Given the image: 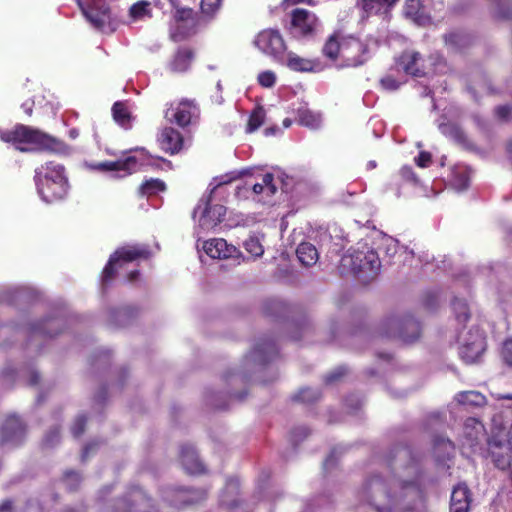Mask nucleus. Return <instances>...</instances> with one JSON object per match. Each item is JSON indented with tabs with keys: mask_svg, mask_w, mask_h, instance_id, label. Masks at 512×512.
I'll use <instances>...</instances> for the list:
<instances>
[{
	"mask_svg": "<svg viewBox=\"0 0 512 512\" xmlns=\"http://www.w3.org/2000/svg\"><path fill=\"white\" fill-rule=\"evenodd\" d=\"M194 57V52L188 47H182L177 50L172 61L170 62V70L173 72H185L189 69Z\"/></svg>",
	"mask_w": 512,
	"mask_h": 512,
	"instance_id": "cd10ccee",
	"label": "nucleus"
},
{
	"mask_svg": "<svg viewBox=\"0 0 512 512\" xmlns=\"http://www.w3.org/2000/svg\"><path fill=\"white\" fill-rule=\"evenodd\" d=\"M484 351V342L482 339L472 343H466L460 347V357L467 363L472 364L476 362Z\"/></svg>",
	"mask_w": 512,
	"mask_h": 512,
	"instance_id": "c756f323",
	"label": "nucleus"
},
{
	"mask_svg": "<svg viewBox=\"0 0 512 512\" xmlns=\"http://www.w3.org/2000/svg\"><path fill=\"white\" fill-rule=\"evenodd\" d=\"M97 446L98 444L93 442L86 444L81 455L82 461H85L89 457V454L93 452Z\"/></svg>",
	"mask_w": 512,
	"mask_h": 512,
	"instance_id": "e2e57ef3",
	"label": "nucleus"
},
{
	"mask_svg": "<svg viewBox=\"0 0 512 512\" xmlns=\"http://www.w3.org/2000/svg\"><path fill=\"white\" fill-rule=\"evenodd\" d=\"M173 7V22H185L189 24L200 22L198 14L192 8L181 7L175 4H173Z\"/></svg>",
	"mask_w": 512,
	"mask_h": 512,
	"instance_id": "58836bf2",
	"label": "nucleus"
},
{
	"mask_svg": "<svg viewBox=\"0 0 512 512\" xmlns=\"http://www.w3.org/2000/svg\"><path fill=\"white\" fill-rule=\"evenodd\" d=\"M255 352L261 362L266 363L278 354L276 344L271 339H263L255 346Z\"/></svg>",
	"mask_w": 512,
	"mask_h": 512,
	"instance_id": "e433bc0d",
	"label": "nucleus"
},
{
	"mask_svg": "<svg viewBox=\"0 0 512 512\" xmlns=\"http://www.w3.org/2000/svg\"><path fill=\"white\" fill-rule=\"evenodd\" d=\"M397 184L408 183L411 185H418L419 178L410 166H403L395 176Z\"/></svg>",
	"mask_w": 512,
	"mask_h": 512,
	"instance_id": "a18cd8bd",
	"label": "nucleus"
},
{
	"mask_svg": "<svg viewBox=\"0 0 512 512\" xmlns=\"http://www.w3.org/2000/svg\"><path fill=\"white\" fill-rule=\"evenodd\" d=\"M179 460L183 469L190 475H200L206 472L204 464L192 445L184 444L181 446Z\"/></svg>",
	"mask_w": 512,
	"mask_h": 512,
	"instance_id": "f3484780",
	"label": "nucleus"
},
{
	"mask_svg": "<svg viewBox=\"0 0 512 512\" xmlns=\"http://www.w3.org/2000/svg\"><path fill=\"white\" fill-rule=\"evenodd\" d=\"M346 373H347L346 368L339 367L335 371H333L332 373H330L326 376V382L333 383L334 381H337L338 379L343 377Z\"/></svg>",
	"mask_w": 512,
	"mask_h": 512,
	"instance_id": "680f3d73",
	"label": "nucleus"
},
{
	"mask_svg": "<svg viewBox=\"0 0 512 512\" xmlns=\"http://www.w3.org/2000/svg\"><path fill=\"white\" fill-rule=\"evenodd\" d=\"M203 249L205 253L213 259H225L232 257L236 248L229 245L222 238L209 239L204 242Z\"/></svg>",
	"mask_w": 512,
	"mask_h": 512,
	"instance_id": "4be33fe9",
	"label": "nucleus"
},
{
	"mask_svg": "<svg viewBox=\"0 0 512 512\" xmlns=\"http://www.w3.org/2000/svg\"><path fill=\"white\" fill-rule=\"evenodd\" d=\"M298 260L304 266H312L316 264L319 259V254L316 247L309 242H302L296 249Z\"/></svg>",
	"mask_w": 512,
	"mask_h": 512,
	"instance_id": "2f4dec72",
	"label": "nucleus"
},
{
	"mask_svg": "<svg viewBox=\"0 0 512 512\" xmlns=\"http://www.w3.org/2000/svg\"><path fill=\"white\" fill-rule=\"evenodd\" d=\"M386 462L389 466L411 468L413 479L402 481L399 493L392 495L387 483L379 475H373L358 492L360 501L373 507L376 512L412 511L415 504L425 498L417 457L410 447L397 445L388 453Z\"/></svg>",
	"mask_w": 512,
	"mask_h": 512,
	"instance_id": "f257e3e1",
	"label": "nucleus"
},
{
	"mask_svg": "<svg viewBox=\"0 0 512 512\" xmlns=\"http://www.w3.org/2000/svg\"><path fill=\"white\" fill-rule=\"evenodd\" d=\"M287 67L296 72H312L315 70L317 63L313 60L298 56L293 52L287 55Z\"/></svg>",
	"mask_w": 512,
	"mask_h": 512,
	"instance_id": "72a5a7b5",
	"label": "nucleus"
},
{
	"mask_svg": "<svg viewBox=\"0 0 512 512\" xmlns=\"http://www.w3.org/2000/svg\"><path fill=\"white\" fill-rule=\"evenodd\" d=\"M382 338L399 339L404 343H411L419 339L421 325L412 316H390L384 319L379 327Z\"/></svg>",
	"mask_w": 512,
	"mask_h": 512,
	"instance_id": "39448f33",
	"label": "nucleus"
},
{
	"mask_svg": "<svg viewBox=\"0 0 512 512\" xmlns=\"http://www.w3.org/2000/svg\"><path fill=\"white\" fill-rule=\"evenodd\" d=\"M223 0H201V12L210 19L219 11Z\"/></svg>",
	"mask_w": 512,
	"mask_h": 512,
	"instance_id": "09e8293b",
	"label": "nucleus"
},
{
	"mask_svg": "<svg viewBox=\"0 0 512 512\" xmlns=\"http://www.w3.org/2000/svg\"><path fill=\"white\" fill-rule=\"evenodd\" d=\"M68 181L47 182L38 186L37 190L42 199L47 203H53L64 199L68 194Z\"/></svg>",
	"mask_w": 512,
	"mask_h": 512,
	"instance_id": "aec40b11",
	"label": "nucleus"
},
{
	"mask_svg": "<svg viewBox=\"0 0 512 512\" xmlns=\"http://www.w3.org/2000/svg\"><path fill=\"white\" fill-rule=\"evenodd\" d=\"M139 275H140V273H139L138 270H133V271L128 273L127 279H128L129 282H134L135 280L138 279Z\"/></svg>",
	"mask_w": 512,
	"mask_h": 512,
	"instance_id": "774afa93",
	"label": "nucleus"
},
{
	"mask_svg": "<svg viewBox=\"0 0 512 512\" xmlns=\"http://www.w3.org/2000/svg\"><path fill=\"white\" fill-rule=\"evenodd\" d=\"M501 354L505 363L512 366V338L504 342Z\"/></svg>",
	"mask_w": 512,
	"mask_h": 512,
	"instance_id": "4d7b16f0",
	"label": "nucleus"
},
{
	"mask_svg": "<svg viewBox=\"0 0 512 512\" xmlns=\"http://www.w3.org/2000/svg\"><path fill=\"white\" fill-rule=\"evenodd\" d=\"M274 181V175L272 173H266L262 177L261 183H255L253 184L252 191L255 194H261L264 191H267L268 195H274L277 191V187L273 183Z\"/></svg>",
	"mask_w": 512,
	"mask_h": 512,
	"instance_id": "a19ab883",
	"label": "nucleus"
},
{
	"mask_svg": "<svg viewBox=\"0 0 512 512\" xmlns=\"http://www.w3.org/2000/svg\"><path fill=\"white\" fill-rule=\"evenodd\" d=\"M471 503V492L466 484H458L451 494L450 512H468Z\"/></svg>",
	"mask_w": 512,
	"mask_h": 512,
	"instance_id": "5701e85b",
	"label": "nucleus"
},
{
	"mask_svg": "<svg viewBox=\"0 0 512 512\" xmlns=\"http://www.w3.org/2000/svg\"><path fill=\"white\" fill-rule=\"evenodd\" d=\"M258 82L262 87L270 88L274 86L276 82V76L274 72L270 70L263 71L258 75Z\"/></svg>",
	"mask_w": 512,
	"mask_h": 512,
	"instance_id": "5fc2aeb1",
	"label": "nucleus"
},
{
	"mask_svg": "<svg viewBox=\"0 0 512 512\" xmlns=\"http://www.w3.org/2000/svg\"><path fill=\"white\" fill-rule=\"evenodd\" d=\"M488 453L495 467L500 470H507L512 466V445L502 441L498 435L488 439Z\"/></svg>",
	"mask_w": 512,
	"mask_h": 512,
	"instance_id": "ddd939ff",
	"label": "nucleus"
},
{
	"mask_svg": "<svg viewBox=\"0 0 512 512\" xmlns=\"http://www.w3.org/2000/svg\"><path fill=\"white\" fill-rule=\"evenodd\" d=\"M199 109L194 100L182 99L179 102H173L165 112L166 119L180 127H186L192 119L197 117Z\"/></svg>",
	"mask_w": 512,
	"mask_h": 512,
	"instance_id": "9b49d317",
	"label": "nucleus"
},
{
	"mask_svg": "<svg viewBox=\"0 0 512 512\" xmlns=\"http://www.w3.org/2000/svg\"><path fill=\"white\" fill-rule=\"evenodd\" d=\"M432 162L431 153L427 151H421L417 157H415V163L421 168L428 167Z\"/></svg>",
	"mask_w": 512,
	"mask_h": 512,
	"instance_id": "13d9d810",
	"label": "nucleus"
},
{
	"mask_svg": "<svg viewBox=\"0 0 512 512\" xmlns=\"http://www.w3.org/2000/svg\"><path fill=\"white\" fill-rule=\"evenodd\" d=\"M451 305L457 321L465 324L470 319V310L467 302L464 299L454 298Z\"/></svg>",
	"mask_w": 512,
	"mask_h": 512,
	"instance_id": "ea45409f",
	"label": "nucleus"
},
{
	"mask_svg": "<svg viewBox=\"0 0 512 512\" xmlns=\"http://www.w3.org/2000/svg\"><path fill=\"white\" fill-rule=\"evenodd\" d=\"M150 2L146 0H140L134 3L129 9V16L133 20H140L145 17H151Z\"/></svg>",
	"mask_w": 512,
	"mask_h": 512,
	"instance_id": "79ce46f5",
	"label": "nucleus"
},
{
	"mask_svg": "<svg viewBox=\"0 0 512 512\" xmlns=\"http://www.w3.org/2000/svg\"><path fill=\"white\" fill-rule=\"evenodd\" d=\"M0 139L6 143L29 144L37 150L60 152L64 143L47 133L24 124H16L11 129L0 130Z\"/></svg>",
	"mask_w": 512,
	"mask_h": 512,
	"instance_id": "f03ea898",
	"label": "nucleus"
},
{
	"mask_svg": "<svg viewBox=\"0 0 512 512\" xmlns=\"http://www.w3.org/2000/svg\"><path fill=\"white\" fill-rule=\"evenodd\" d=\"M496 5V17L501 20H512V0H492Z\"/></svg>",
	"mask_w": 512,
	"mask_h": 512,
	"instance_id": "49530a36",
	"label": "nucleus"
},
{
	"mask_svg": "<svg viewBox=\"0 0 512 512\" xmlns=\"http://www.w3.org/2000/svg\"><path fill=\"white\" fill-rule=\"evenodd\" d=\"M341 267L363 280H368L378 275L381 261L374 249L363 245L357 249H350L348 253L343 255Z\"/></svg>",
	"mask_w": 512,
	"mask_h": 512,
	"instance_id": "7ed1b4c3",
	"label": "nucleus"
},
{
	"mask_svg": "<svg viewBox=\"0 0 512 512\" xmlns=\"http://www.w3.org/2000/svg\"><path fill=\"white\" fill-rule=\"evenodd\" d=\"M423 58L419 52L404 51L399 58V65L403 68L405 73L415 77H422L425 75Z\"/></svg>",
	"mask_w": 512,
	"mask_h": 512,
	"instance_id": "412c9836",
	"label": "nucleus"
},
{
	"mask_svg": "<svg viewBox=\"0 0 512 512\" xmlns=\"http://www.w3.org/2000/svg\"><path fill=\"white\" fill-rule=\"evenodd\" d=\"M199 23L173 22L169 29V37L173 42L184 41L198 31Z\"/></svg>",
	"mask_w": 512,
	"mask_h": 512,
	"instance_id": "b1692460",
	"label": "nucleus"
},
{
	"mask_svg": "<svg viewBox=\"0 0 512 512\" xmlns=\"http://www.w3.org/2000/svg\"><path fill=\"white\" fill-rule=\"evenodd\" d=\"M255 45L264 53L274 57L282 56L286 50V45L280 32L275 29L261 31L255 39Z\"/></svg>",
	"mask_w": 512,
	"mask_h": 512,
	"instance_id": "2eb2a0df",
	"label": "nucleus"
},
{
	"mask_svg": "<svg viewBox=\"0 0 512 512\" xmlns=\"http://www.w3.org/2000/svg\"><path fill=\"white\" fill-rule=\"evenodd\" d=\"M151 257V251L147 245L133 244L117 248L109 257L103 268L101 281L103 286H108L117 274L118 268L124 263H130L139 259L147 260Z\"/></svg>",
	"mask_w": 512,
	"mask_h": 512,
	"instance_id": "20e7f679",
	"label": "nucleus"
},
{
	"mask_svg": "<svg viewBox=\"0 0 512 512\" xmlns=\"http://www.w3.org/2000/svg\"><path fill=\"white\" fill-rule=\"evenodd\" d=\"M12 505L13 503L11 500H4L2 503H0V512H11Z\"/></svg>",
	"mask_w": 512,
	"mask_h": 512,
	"instance_id": "0e129e2a",
	"label": "nucleus"
},
{
	"mask_svg": "<svg viewBox=\"0 0 512 512\" xmlns=\"http://www.w3.org/2000/svg\"><path fill=\"white\" fill-rule=\"evenodd\" d=\"M444 41L446 45L460 49L468 44V37L461 32L453 31L444 35Z\"/></svg>",
	"mask_w": 512,
	"mask_h": 512,
	"instance_id": "37998d69",
	"label": "nucleus"
},
{
	"mask_svg": "<svg viewBox=\"0 0 512 512\" xmlns=\"http://www.w3.org/2000/svg\"><path fill=\"white\" fill-rule=\"evenodd\" d=\"M135 153L140 155L131 154V152L124 153V156L115 161H102L93 164L92 169L99 172H115L111 177L113 179H123L138 171L144 169L148 165L144 158L145 149H135Z\"/></svg>",
	"mask_w": 512,
	"mask_h": 512,
	"instance_id": "423d86ee",
	"label": "nucleus"
},
{
	"mask_svg": "<svg viewBox=\"0 0 512 512\" xmlns=\"http://www.w3.org/2000/svg\"><path fill=\"white\" fill-rule=\"evenodd\" d=\"M265 120V110L263 107L259 106L255 108L252 113L249 116L248 124H247V131L248 132H254L258 128H260Z\"/></svg>",
	"mask_w": 512,
	"mask_h": 512,
	"instance_id": "c03bdc74",
	"label": "nucleus"
},
{
	"mask_svg": "<svg viewBox=\"0 0 512 512\" xmlns=\"http://www.w3.org/2000/svg\"><path fill=\"white\" fill-rule=\"evenodd\" d=\"M245 250L255 257H260L264 253V248L257 237H249L244 242Z\"/></svg>",
	"mask_w": 512,
	"mask_h": 512,
	"instance_id": "8fccbe9b",
	"label": "nucleus"
},
{
	"mask_svg": "<svg viewBox=\"0 0 512 512\" xmlns=\"http://www.w3.org/2000/svg\"><path fill=\"white\" fill-rule=\"evenodd\" d=\"M60 440V431L58 428H54L45 436L43 444L47 447L53 446Z\"/></svg>",
	"mask_w": 512,
	"mask_h": 512,
	"instance_id": "bf43d9fd",
	"label": "nucleus"
},
{
	"mask_svg": "<svg viewBox=\"0 0 512 512\" xmlns=\"http://www.w3.org/2000/svg\"><path fill=\"white\" fill-rule=\"evenodd\" d=\"M314 399H316L315 393L310 389H301L293 396V400L299 402H310Z\"/></svg>",
	"mask_w": 512,
	"mask_h": 512,
	"instance_id": "6e6d98bb",
	"label": "nucleus"
},
{
	"mask_svg": "<svg viewBox=\"0 0 512 512\" xmlns=\"http://www.w3.org/2000/svg\"><path fill=\"white\" fill-rule=\"evenodd\" d=\"M456 400L461 405L482 407L486 404V397L477 391H462L456 395Z\"/></svg>",
	"mask_w": 512,
	"mask_h": 512,
	"instance_id": "4c0bfd02",
	"label": "nucleus"
},
{
	"mask_svg": "<svg viewBox=\"0 0 512 512\" xmlns=\"http://www.w3.org/2000/svg\"><path fill=\"white\" fill-rule=\"evenodd\" d=\"M207 498V491L193 488H172L165 492V500L176 509H185L204 502Z\"/></svg>",
	"mask_w": 512,
	"mask_h": 512,
	"instance_id": "1a4fd4ad",
	"label": "nucleus"
},
{
	"mask_svg": "<svg viewBox=\"0 0 512 512\" xmlns=\"http://www.w3.org/2000/svg\"><path fill=\"white\" fill-rule=\"evenodd\" d=\"M403 13L406 18L417 24H424L429 20L421 0H406L403 7Z\"/></svg>",
	"mask_w": 512,
	"mask_h": 512,
	"instance_id": "393cba45",
	"label": "nucleus"
},
{
	"mask_svg": "<svg viewBox=\"0 0 512 512\" xmlns=\"http://www.w3.org/2000/svg\"><path fill=\"white\" fill-rule=\"evenodd\" d=\"M64 480L68 482V489L75 491L80 485L81 477L80 474L74 470H67L64 473Z\"/></svg>",
	"mask_w": 512,
	"mask_h": 512,
	"instance_id": "603ef678",
	"label": "nucleus"
},
{
	"mask_svg": "<svg viewBox=\"0 0 512 512\" xmlns=\"http://www.w3.org/2000/svg\"><path fill=\"white\" fill-rule=\"evenodd\" d=\"M440 443H443L446 447H449L451 450H454V448H455L454 443L452 441H450L449 439H447V440H444L442 438L436 439L435 445L438 446V445H440Z\"/></svg>",
	"mask_w": 512,
	"mask_h": 512,
	"instance_id": "69168bd1",
	"label": "nucleus"
},
{
	"mask_svg": "<svg viewBox=\"0 0 512 512\" xmlns=\"http://www.w3.org/2000/svg\"><path fill=\"white\" fill-rule=\"evenodd\" d=\"M87 424V416L84 414L78 415L72 426H71V433L75 438L80 437L86 429Z\"/></svg>",
	"mask_w": 512,
	"mask_h": 512,
	"instance_id": "3c124183",
	"label": "nucleus"
},
{
	"mask_svg": "<svg viewBox=\"0 0 512 512\" xmlns=\"http://www.w3.org/2000/svg\"><path fill=\"white\" fill-rule=\"evenodd\" d=\"M484 431V425L477 418L469 417L465 420L463 425V436L469 446L477 444Z\"/></svg>",
	"mask_w": 512,
	"mask_h": 512,
	"instance_id": "bb28decb",
	"label": "nucleus"
},
{
	"mask_svg": "<svg viewBox=\"0 0 512 512\" xmlns=\"http://www.w3.org/2000/svg\"><path fill=\"white\" fill-rule=\"evenodd\" d=\"M85 18L98 30H103L110 22V8L106 0H87L81 9Z\"/></svg>",
	"mask_w": 512,
	"mask_h": 512,
	"instance_id": "4468645a",
	"label": "nucleus"
},
{
	"mask_svg": "<svg viewBox=\"0 0 512 512\" xmlns=\"http://www.w3.org/2000/svg\"><path fill=\"white\" fill-rule=\"evenodd\" d=\"M26 425L16 415H9L0 428V443L19 447L24 443Z\"/></svg>",
	"mask_w": 512,
	"mask_h": 512,
	"instance_id": "f8f14e48",
	"label": "nucleus"
},
{
	"mask_svg": "<svg viewBox=\"0 0 512 512\" xmlns=\"http://www.w3.org/2000/svg\"><path fill=\"white\" fill-rule=\"evenodd\" d=\"M320 25L316 14L304 8H296L291 12V34L294 37H312Z\"/></svg>",
	"mask_w": 512,
	"mask_h": 512,
	"instance_id": "9d476101",
	"label": "nucleus"
},
{
	"mask_svg": "<svg viewBox=\"0 0 512 512\" xmlns=\"http://www.w3.org/2000/svg\"><path fill=\"white\" fill-rule=\"evenodd\" d=\"M322 54L331 61H336L338 58L342 57V37L340 38L338 32L330 35L325 41Z\"/></svg>",
	"mask_w": 512,
	"mask_h": 512,
	"instance_id": "c85d7f7f",
	"label": "nucleus"
},
{
	"mask_svg": "<svg viewBox=\"0 0 512 512\" xmlns=\"http://www.w3.org/2000/svg\"><path fill=\"white\" fill-rule=\"evenodd\" d=\"M61 321L57 318H48L31 325V334L53 338L60 333Z\"/></svg>",
	"mask_w": 512,
	"mask_h": 512,
	"instance_id": "a878e982",
	"label": "nucleus"
},
{
	"mask_svg": "<svg viewBox=\"0 0 512 512\" xmlns=\"http://www.w3.org/2000/svg\"><path fill=\"white\" fill-rule=\"evenodd\" d=\"M369 58L368 44L354 36L342 37V66L359 67Z\"/></svg>",
	"mask_w": 512,
	"mask_h": 512,
	"instance_id": "0eeeda50",
	"label": "nucleus"
},
{
	"mask_svg": "<svg viewBox=\"0 0 512 512\" xmlns=\"http://www.w3.org/2000/svg\"><path fill=\"white\" fill-rule=\"evenodd\" d=\"M225 214H226V208L223 205H215V206L211 207V206H209V204H207V206L205 207L204 212H203V217L211 218L212 216H215V218L212 219V221H213V225H217L223 221Z\"/></svg>",
	"mask_w": 512,
	"mask_h": 512,
	"instance_id": "de8ad7c7",
	"label": "nucleus"
},
{
	"mask_svg": "<svg viewBox=\"0 0 512 512\" xmlns=\"http://www.w3.org/2000/svg\"><path fill=\"white\" fill-rule=\"evenodd\" d=\"M114 512H152V499L138 488H131L124 496L115 500Z\"/></svg>",
	"mask_w": 512,
	"mask_h": 512,
	"instance_id": "6e6552de",
	"label": "nucleus"
},
{
	"mask_svg": "<svg viewBox=\"0 0 512 512\" xmlns=\"http://www.w3.org/2000/svg\"><path fill=\"white\" fill-rule=\"evenodd\" d=\"M494 113L500 121L508 122L512 119V107L510 105H499L494 109Z\"/></svg>",
	"mask_w": 512,
	"mask_h": 512,
	"instance_id": "864d4df0",
	"label": "nucleus"
},
{
	"mask_svg": "<svg viewBox=\"0 0 512 512\" xmlns=\"http://www.w3.org/2000/svg\"><path fill=\"white\" fill-rule=\"evenodd\" d=\"M138 315V309L134 306L114 308L110 311V319L116 326H125L127 322Z\"/></svg>",
	"mask_w": 512,
	"mask_h": 512,
	"instance_id": "c9c22d12",
	"label": "nucleus"
},
{
	"mask_svg": "<svg viewBox=\"0 0 512 512\" xmlns=\"http://www.w3.org/2000/svg\"><path fill=\"white\" fill-rule=\"evenodd\" d=\"M112 116L114 121L124 129L131 128L132 115L123 101H117L112 106Z\"/></svg>",
	"mask_w": 512,
	"mask_h": 512,
	"instance_id": "f704fd0d",
	"label": "nucleus"
},
{
	"mask_svg": "<svg viewBox=\"0 0 512 512\" xmlns=\"http://www.w3.org/2000/svg\"><path fill=\"white\" fill-rule=\"evenodd\" d=\"M40 382V375L33 371L30 375L29 383L30 385H37Z\"/></svg>",
	"mask_w": 512,
	"mask_h": 512,
	"instance_id": "338daca9",
	"label": "nucleus"
},
{
	"mask_svg": "<svg viewBox=\"0 0 512 512\" xmlns=\"http://www.w3.org/2000/svg\"><path fill=\"white\" fill-rule=\"evenodd\" d=\"M34 179L37 187L47 184V182L68 181L65 175V167L54 161L46 162L37 167Z\"/></svg>",
	"mask_w": 512,
	"mask_h": 512,
	"instance_id": "dca6fc26",
	"label": "nucleus"
},
{
	"mask_svg": "<svg viewBox=\"0 0 512 512\" xmlns=\"http://www.w3.org/2000/svg\"><path fill=\"white\" fill-rule=\"evenodd\" d=\"M158 141L161 149L170 155L178 154L184 145L183 135L172 127L163 128Z\"/></svg>",
	"mask_w": 512,
	"mask_h": 512,
	"instance_id": "6ab92c4d",
	"label": "nucleus"
},
{
	"mask_svg": "<svg viewBox=\"0 0 512 512\" xmlns=\"http://www.w3.org/2000/svg\"><path fill=\"white\" fill-rule=\"evenodd\" d=\"M399 0H357L356 7L361 11L362 18L373 15H387Z\"/></svg>",
	"mask_w": 512,
	"mask_h": 512,
	"instance_id": "a211bd4d",
	"label": "nucleus"
},
{
	"mask_svg": "<svg viewBox=\"0 0 512 512\" xmlns=\"http://www.w3.org/2000/svg\"><path fill=\"white\" fill-rule=\"evenodd\" d=\"M437 301V295L435 293L429 292L424 296L423 305L426 309L431 310L436 306Z\"/></svg>",
	"mask_w": 512,
	"mask_h": 512,
	"instance_id": "052dcab7",
	"label": "nucleus"
},
{
	"mask_svg": "<svg viewBox=\"0 0 512 512\" xmlns=\"http://www.w3.org/2000/svg\"><path fill=\"white\" fill-rule=\"evenodd\" d=\"M167 190L166 183L159 178L145 179L138 187L137 193L140 197H152Z\"/></svg>",
	"mask_w": 512,
	"mask_h": 512,
	"instance_id": "7c9ffc66",
	"label": "nucleus"
},
{
	"mask_svg": "<svg viewBox=\"0 0 512 512\" xmlns=\"http://www.w3.org/2000/svg\"><path fill=\"white\" fill-rule=\"evenodd\" d=\"M322 122L320 113L314 112L305 106H301L297 110V123L310 129H317Z\"/></svg>",
	"mask_w": 512,
	"mask_h": 512,
	"instance_id": "473e14b6",
	"label": "nucleus"
}]
</instances>
